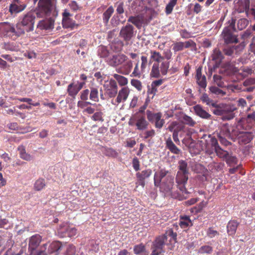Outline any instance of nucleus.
Instances as JSON below:
<instances>
[{"label":"nucleus","instance_id":"79ce46f5","mask_svg":"<svg viewBox=\"0 0 255 255\" xmlns=\"http://www.w3.org/2000/svg\"><path fill=\"white\" fill-rule=\"evenodd\" d=\"M45 186V180L43 178L37 179L34 184V189L36 191H40Z\"/></svg>","mask_w":255,"mask_h":255},{"label":"nucleus","instance_id":"e2e57ef3","mask_svg":"<svg viewBox=\"0 0 255 255\" xmlns=\"http://www.w3.org/2000/svg\"><path fill=\"white\" fill-rule=\"evenodd\" d=\"M169 68V63L167 62H162L160 67V71L163 75L167 74L168 69Z\"/></svg>","mask_w":255,"mask_h":255},{"label":"nucleus","instance_id":"9d476101","mask_svg":"<svg viewBox=\"0 0 255 255\" xmlns=\"http://www.w3.org/2000/svg\"><path fill=\"white\" fill-rule=\"evenodd\" d=\"M230 127H232V125H230L228 124H224L221 127L220 131L218 134V138H219V140L220 143L222 145L226 146L230 145L231 142L226 139V138H225L226 137H227L232 139L233 140L235 141L234 137L233 136H232V135H227V134H226L227 131H224V129H225L224 128H229ZM230 132L231 133H232V132L231 131Z\"/></svg>","mask_w":255,"mask_h":255},{"label":"nucleus","instance_id":"603ef678","mask_svg":"<svg viewBox=\"0 0 255 255\" xmlns=\"http://www.w3.org/2000/svg\"><path fill=\"white\" fill-rule=\"evenodd\" d=\"M177 2V0H170L169 2L166 6V12L167 14H170L172 10L173 7L175 5Z\"/></svg>","mask_w":255,"mask_h":255},{"label":"nucleus","instance_id":"ddd939ff","mask_svg":"<svg viewBox=\"0 0 255 255\" xmlns=\"http://www.w3.org/2000/svg\"><path fill=\"white\" fill-rule=\"evenodd\" d=\"M222 119L223 120H231L233 119L235 115L233 112L236 110V108L233 106L228 105H221Z\"/></svg>","mask_w":255,"mask_h":255},{"label":"nucleus","instance_id":"7ed1b4c3","mask_svg":"<svg viewBox=\"0 0 255 255\" xmlns=\"http://www.w3.org/2000/svg\"><path fill=\"white\" fill-rule=\"evenodd\" d=\"M208 139H206L205 150L209 154L213 153L214 150L217 156L221 158L225 159L229 154V152L223 150L219 145L217 139L214 137L209 135Z\"/></svg>","mask_w":255,"mask_h":255},{"label":"nucleus","instance_id":"f8f14e48","mask_svg":"<svg viewBox=\"0 0 255 255\" xmlns=\"http://www.w3.org/2000/svg\"><path fill=\"white\" fill-rule=\"evenodd\" d=\"M133 26L129 24H127L123 26L120 32V36L128 43L134 35Z\"/></svg>","mask_w":255,"mask_h":255},{"label":"nucleus","instance_id":"3c124183","mask_svg":"<svg viewBox=\"0 0 255 255\" xmlns=\"http://www.w3.org/2000/svg\"><path fill=\"white\" fill-rule=\"evenodd\" d=\"M248 21L246 18H241L238 21L237 26L239 30L245 29L248 24Z\"/></svg>","mask_w":255,"mask_h":255},{"label":"nucleus","instance_id":"6e6d98bb","mask_svg":"<svg viewBox=\"0 0 255 255\" xmlns=\"http://www.w3.org/2000/svg\"><path fill=\"white\" fill-rule=\"evenodd\" d=\"M103 113L102 112H96L92 116V119L95 121H100L103 122Z\"/></svg>","mask_w":255,"mask_h":255},{"label":"nucleus","instance_id":"4c0bfd02","mask_svg":"<svg viewBox=\"0 0 255 255\" xmlns=\"http://www.w3.org/2000/svg\"><path fill=\"white\" fill-rule=\"evenodd\" d=\"M182 122L184 124L190 127H194L196 124V122L194 121L191 117L186 115L183 116L182 117Z\"/></svg>","mask_w":255,"mask_h":255},{"label":"nucleus","instance_id":"c756f323","mask_svg":"<svg viewBox=\"0 0 255 255\" xmlns=\"http://www.w3.org/2000/svg\"><path fill=\"white\" fill-rule=\"evenodd\" d=\"M132 68V63L130 61L127 62L125 64L123 65L118 70V72L125 74H128Z\"/></svg>","mask_w":255,"mask_h":255},{"label":"nucleus","instance_id":"338daca9","mask_svg":"<svg viewBox=\"0 0 255 255\" xmlns=\"http://www.w3.org/2000/svg\"><path fill=\"white\" fill-rule=\"evenodd\" d=\"M236 47L234 46L228 47L224 49V51L226 55L232 56L235 52Z\"/></svg>","mask_w":255,"mask_h":255},{"label":"nucleus","instance_id":"e433bc0d","mask_svg":"<svg viewBox=\"0 0 255 255\" xmlns=\"http://www.w3.org/2000/svg\"><path fill=\"white\" fill-rule=\"evenodd\" d=\"M201 100L208 106H211L212 107L217 106V104L211 99L206 94H204L202 95Z\"/></svg>","mask_w":255,"mask_h":255},{"label":"nucleus","instance_id":"bf43d9fd","mask_svg":"<svg viewBox=\"0 0 255 255\" xmlns=\"http://www.w3.org/2000/svg\"><path fill=\"white\" fill-rule=\"evenodd\" d=\"M134 253L136 255H140L143 253V245L141 243L135 245L133 248Z\"/></svg>","mask_w":255,"mask_h":255},{"label":"nucleus","instance_id":"2f4dec72","mask_svg":"<svg viewBox=\"0 0 255 255\" xmlns=\"http://www.w3.org/2000/svg\"><path fill=\"white\" fill-rule=\"evenodd\" d=\"M182 228H186L192 225V221L188 216H181L179 223Z\"/></svg>","mask_w":255,"mask_h":255},{"label":"nucleus","instance_id":"4be33fe9","mask_svg":"<svg viewBox=\"0 0 255 255\" xmlns=\"http://www.w3.org/2000/svg\"><path fill=\"white\" fill-rule=\"evenodd\" d=\"M128 21L129 22H131L137 28L140 29L143 24V14H140L135 16H131Z\"/></svg>","mask_w":255,"mask_h":255},{"label":"nucleus","instance_id":"a878e982","mask_svg":"<svg viewBox=\"0 0 255 255\" xmlns=\"http://www.w3.org/2000/svg\"><path fill=\"white\" fill-rule=\"evenodd\" d=\"M168 172L164 169H161L159 172L155 173L154 176V184L156 186H158L160 183L165 179Z\"/></svg>","mask_w":255,"mask_h":255},{"label":"nucleus","instance_id":"b1692460","mask_svg":"<svg viewBox=\"0 0 255 255\" xmlns=\"http://www.w3.org/2000/svg\"><path fill=\"white\" fill-rule=\"evenodd\" d=\"M162 83V80H157L152 82L150 86H148V90L147 92L148 97L146 99V102L148 101L149 95H152L151 98H152L157 91V87L161 85Z\"/></svg>","mask_w":255,"mask_h":255},{"label":"nucleus","instance_id":"0eeeda50","mask_svg":"<svg viewBox=\"0 0 255 255\" xmlns=\"http://www.w3.org/2000/svg\"><path fill=\"white\" fill-rule=\"evenodd\" d=\"M53 4L51 0H39L38 8L35 10L37 17L47 15L51 11Z\"/></svg>","mask_w":255,"mask_h":255},{"label":"nucleus","instance_id":"aec40b11","mask_svg":"<svg viewBox=\"0 0 255 255\" xmlns=\"http://www.w3.org/2000/svg\"><path fill=\"white\" fill-rule=\"evenodd\" d=\"M249 0H239L236 5V9L239 13L248 12L250 8Z\"/></svg>","mask_w":255,"mask_h":255},{"label":"nucleus","instance_id":"2eb2a0df","mask_svg":"<svg viewBox=\"0 0 255 255\" xmlns=\"http://www.w3.org/2000/svg\"><path fill=\"white\" fill-rule=\"evenodd\" d=\"M41 242V237L39 235H35L32 236L29 241L28 250L30 252V255L34 254L36 255V249L39 246Z\"/></svg>","mask_w":255,"mask_h":255},{"label":"nucleus","instance_id":"7c9ffc66","mask_svg":"<svg viewBox=\"0 0 255 255\" xmlns=\"http://www.w3.org/2000/svg\"><path fill=\"white\" fill-rule=\"evenodd\" d=\"M69 226L67 224H63L59 226L57 230L58 236L60 238H65L68 236Z\"/></svg>","mask_w":255,"mask_h":255},{"label":"nucleus","instance_id":"a211bd4d","mask_svg":"<svg viewBox=\"0 0 255 255\" xmlns=\"http://www.w3.org/2000/svg\"><path fill=\"white\" fill-rule=\"evenodd\" d=\"M127 59V57L124 54L113 55L112 57L109 60L108 62L110 65L116 67L122 64L125 62Z\"/></svg>","mask_w":255,"mask_h":255},{"label":"nucleus","instance_id":"69168bd1","mask_svg":"<svg viewBox=\"0 0 255 255\" xmlns=\"http://www.w3.org/2000/svg\"><path fill=\"white\" fill-rule=\"evenodd\" d=\"M131 84L138 90L140 91L142 89V86L141 83L139 81L135 79H132L131 81Z\"/></svg>","mask_w":255,"mask_h":255},{"label":"nucleus","instance_id":"c03bdc74","mask_svg":"<svg viewBox=\"0 0 255 255\" xmlns=\"http://www.w3.org/2000/svg\"><path fill=\"white\" fill-rule=\"evenodd\" d=\"M120 21L124 22L126 21V18L123 16H121V19L118 16H113L111 20V23L113 26H117L120 23Z\"/></svg>","mask_w":255,"mask_h":255},{"label":"nucleus","instance_id":"6e6552de","mask_svg":"<svg viewBox=\"0 0 255 255\" xmlns=\"http://www.w3.org/2000/svg\"><path fill=\"white\" fill-rule=\"evenodd\" d=\"M188 179V173H184L181 171H178L176 177L177 186L182 193L183 194H188L185 187V184L186 183Z\"/></svg>","mask_w":255,"mask_h":255},{"label":"nucleus","instance_id":"c9c22d12","mask_svg":"<svg viewBox=\"0 0 255 255\" xmlns=\"http://www.w3.org/2000/svg\"><path fill=\"white\" fill-rule=\"evenodd\" d=\"M114 12V8L110 6L103 13V21L105 24H108L109 19Z\"/></svg>","mask_w":255,"mask_h":255},{"label":"nucleus","instance_id":"f3484780","mask_svg":"<svg viewBox=\"0 0 255 255\" xmlns=\"http://www.w3.org/2000/svg\"><path fill=\"white\" fill-rule=\"evenodd\" d=\"M26 7V4L23 3L12 2L9 6L8 11L12 16L23 11Z\"/></svg>","mask_w":255,"mask_h":255},{"label":"nucleus","instance_id":"8fccbe9b","mask_svg":"<svg viewBox=\"0 0 255 255\" xmlns=\"http://www.w3.org/2000/svg\"><path fill=\"white\" fill-rule=\"evenodd\" d=\"M147 4L149 5L148 7H146L145 13H147V10L150 11L151 12L152 10V9L157 5V0H146Z\"/></svg>","mask_w":255,"mask_h":255},{"label":"nucleus","instance_id":"72a5a7b5","mask_svg":"<svg viewBox=\"0 0 255 255\" xmlns=\"http://www.w3.org/2000/svg\"><path fill=\"white\" fill-rule=\"evenodd\" d=\"M62 24L65 28H73L75 26H78V24H76L74 21L69 17H66V18H63Z\"/></svg>","mask_w":255,"mask_h":255},{"label":"nucleus","instance_id":"412c9836","mask_svg":"<svg viewBox=\"0 0 255 255\" xmlns=\"http://www.w3.org/2000/svg\"><path fill=\"white\" fill-rule=\"evenodd\" d=\"M133 120L136 121V125L138 129L143 128V106H141L138 112L133 117Z\"/></svg>","mask_w":255,"mask_h":255},{"label":"nucleus","instance_id":"0e129e2a","mask_svg":"<svg viewBox=\"0 0 255 255\" xmlns=\"http://www.w3.org/2000/svg\"><path fill=\"white\" fill-rule=\"evenodd\" d=\"M124 4L123 2H119L117 4L116 11L118 14L121 16L122 14L124 13Z\"/></svg>","mask_w":255,"mask_h":255},{"label":"nucleus","instance_id":"1a4fd4ad","mask_svg":"<svg viewBox=\"0 0 255 255\" xmlns=\"http://www.w3.org/2000/svg\"><path fill=\"white\" fill-rule=\"evenodd\" d=\"M35 16L31 12H28L25 14L21 21V24L23 26L24 31L29 32L33 30V25Z\"/></svg>","mask_w":255,"mask_h":255},{"label":"nucleus","instance_id":"9b49d317","mask_svg":"<svg viewBox=\"0 0 255 255\" xmlns=\"http://www.w3.org/2000/svg\"><path fill=\"white\" fill-rule=\"evenodd\" d=\"M147 119L152 123H155L156 128H161L163 126L165 122L161 119L162 114L160 113H152L147 111L146 112Z\"/></svg>","mask_w":255,"mask_h":255},{"label":"nucleus","instance_id":"864d4df0","mask_svg":"<svg viewBox=\"0 0 255 255\" xmlns=\"http://www.w3.org/2000/svg\"><path fill=\"white\" fill-rule=\"evenodd\" d=\"M105 154L108 156L116 157L118 156V152L112 148H107L105 149Z\"/></svg>","mask_w":255,"mask_h":255},{"label":"nucleus","instance_id":"4468645a","mask_svg":"<svg viewBox=\"0 0 255 255\" xmlns=\"http://www.w3.org/2000/svg\"><path fill=\"white\" fill-rule=\"evenodd\" d=\"M105 94L110 98L115 97L118 93V85L115 80L111 79L109 83L104 85Z\"/></svg>","mask_w":255,"mask_h":255},{"label":"nucleus","instance_id":"423d86ee","mask_svg":"<svg viewBox=\"0 0 255 255\" xmlns=\"http://www.w3.org/2000/svg\"><path fill=\"white\" fill-rule=\"evenodd\" d=\"M0 24L3 26V30L9 36L17 37L24 34V30L20 27V23L16 24V29L8 22H1Z\"/></svg>","mask_w":255,"mask_h":255},{"label":"nucleus","instance_id":"f257e3e1","mask_svg":"<svg viewBox=\"0 0 255 255\" xmlns=\"http://www.w3.org/2000/svg\"><path fill=\"white\" fill-rule=\"evenodd\" d=\"M224 131H226L227 135L234 136L235 141L237 140L240 144H246L253 139L254 134L252 131H247L241 122H239L237 125H232L229 128H224Z\"/></svg>","mask_w":255,"mask_h":255},{"label":"nucleus","instance_id":"6ab92c4d","mask_svg":"<svg viewBox=\"0 0 255 255\" xmlns=\"http://www.w3.org/2000/svg\"><path fill=\"white\" fill-rule=\"evenodd\" d=\"M193 110L195 114L201 118L206 120L211 119V115L206 111L201 105H196L194 106Z\"/></svg>","mask_w":255,"mask_h":255},{"label":"nucleus","instance_id":"13d9d810","mask_svg":"<svg viewBox=\"0 0 255 255\" xmlns=\"http://www.w3.org/2000/svg\"><path fill=\"white\" fill-rule=\"evenodd\" d=\"M184 48V45H183V42H178L173 44V50L174 52H177L181 51Z\"/></svg>","mask_w":255,"mask_h":255},{"label":"nucleus","instance_id":"39448f33","mask_svg":"<svg viewBox=\"0 0 255 255\" xmlns=\"http://www.w3.org/2000/svg\"><path fill=\"white\" fill-rule=\"evenodd\" d=\"M236 19L232 18L229 20V25L225 27L222 32L221 37L226 44L238 43L237 36L233 32L235 31Z\"/></svg>","mask_w":255,"mask_h":255},{"label":"nucleus","instance_id":"58836bf2","mask_svg":"<svg viewBox=\"0 0 255 255\" xmlns=\"http://www.w3.org/2000/svg\"><path fill=\"white\" fill-rule=\"evenodd\" d=\"M141 67L139 68L138 66V63H137L134 67L133 72L132 73V75L135 77H139L141 72L142 71V69L143 68V56L141 57Z\"/></svg>","mask_w":255,"mask_h":255},{"label":"nucleus","instance_id":"cd10ccee","mask_svg":"<svg viewBox=\"0 0 255 255\" xmlns=\"http://www.w3.org/2000/svg\"><path fill=\"white\" fill-rule=\"evenodd\" d=\"M183 128L184 126L176 121L171 122L167 128L170 131L173 132V133H178Z\"/></svg>","mask_w":255,"mask_h":255},{"label":"nucleus","instance_id":"bb28decb","mask_svg":"<svg viewBox=\"0 0 255 255\" xmlns=\"http://www.w3.org/2000/svg\"><path fill=\"white\" fill-rule=\"evenodd\" d=\"M196 77L197 83L199 86L201 88H205L207 85L206 77L204 75H202L201 68L197 69Z\"/></svg>","mask_w":255,"mask_h":255},{"label":"nucleus","instance_id":"680f3d73","mask_svg":"<svg viewBox=\"0 0 255 255\" xmlns=\"http://www.w3.org/2000/svg\"><path fill=\"white\" fill-rule=\"evenodd\" d=\"M75 253V247L73 245L70 244L68 246L64 255H73Z\"/></svg>","mask_w":255,"mask_h":255},{"label":"nucleus","instance_id":"a19ab883","mask_svg":"<svg viewBox=\"0 0 255 255\" xmlns=\"http://www.w3.org/2000/svg\"><path fill=\"white\" fill-rule=\"evenodd\" d=\"M90 99L91 100L94 101L95 102L99 101L98 90L97 88L94 87L91 88Z\"/></svg>","mask_w":255,"mask_h":255},{"label":"nucleus","instance_id":"f704fd0d","mask_svg":"<svg viewBox=\"0 0 255 255\" xmlns=\"http://www.w3.org/2000/svg\"><path fill=\"white\" fill-rule=\"evenodd\" d=\"M212 60L215 61L216 63H219L223 59V55L219 49H215L212 55Z\"/></svg>","mask_w":255,"mask_h":255},{"label":"nucleus","instance_id":"20e7f679","mask_svg":"<svg viewBox=\"0 0 255 255\" xmlns=\"http://www.w3.org/2000/svg\"><path fill=\"white\" fill-rule=\"evenodd\" d=\"M63 247L59 241L47 242L41 246L40 250L36 252V255H58Z\"/></svg>","mask_w":255,"mask_h":255},{"label":"nucleus","instance_id":"4d7b16f0","mask_svg":"<svg viewBox=\"0 0 255 255\" xmlns=\"http://www.w3.org/2000/svg\"><path fill=\"white\" fill-rule=\"evenodd\" d=\"M151 58L153 60L159 62L163 59V57L161 56L159 52H151Z\"/></svg>","mask_w":255,"mask_h":255},{"label":"nucleus","instance_id":"f03ea898","mask_svg":"<svg viewBox=\"0 0 255 255\" xmlns=\"http://www.w3.org/2000/svg\"><path fill=\"white\" fill-rule=\"evenodd\" d=\"M177 234L173 232L172 229H170L166 231L164 234L157 237L152 243L151 247V255H159L164 252L163 248L168 242H175Z\"/></svg>","mask_w":255,"mask_h":255},{"label":"nucleus","instance_id":"393cba45","mask_svg":"<svg viewBox=\"0 0 255 255\" xmlns=\"http://www.w3.org/2000/svg\"><path fill=\"white\" fill-rule=\"evenodd\" d=\"M129 94V90L127 87L123 88L119 92L116 99L117 103H113L115 105H118L121 103L122 101H125L127 100Z\"/></svg>","mask_w":255,"mask_h":255},{"label":"nucleus","instance_id":"37998d69","mask_svg":"<svg viewBox=\"0 0 255 255\" xmlns=\"http://www.w3.org/2000/svg\"><path fill=\"white\" fill-rule=\"evenodd\" d=\"M213 252V248L209 245H205L201 247L198 250L200 254H211Z\"/></svg>","mask_w":255,"mask_h":255},{"label":"nucleus","instance_id":"774afa93","mask_svg":"<svg viewBox=\"0 0 255 255\" xmlns=\"http://www.w3.org/2000/svg\"><path fill=\"white\" fill-rule=\"evenodd\" d=\"M109 51L105 47H101L100 49L99 55L101 57H107L109 55Z\"/></svg>","mask_w":255,"mask_h":255},{"label":"nucleus","instance_id":"473e14b6","mask_svg":"<svg viewBox=\"0 0 255 255\" xmlns=\"http://www.w3.org/2000/svg\"><path fill=\"white\" fill-rule=\"evenodd\" d=\"M166 143L167 147L171 152L174 154H179L180 152V150L174 144L170 138L167 139Z\"/></svg>","mask_w":255,"mask_h":255},{"label":"nucleus","instance_id":"5fc2aeb1","mask_svg":"<svg viewBox=\"0 0 255 255\" xmlns=\"http://www.w3.org/2000/svg\"><path fill=\"white\" fill-rule=\"evenodd\" d=\"M226 161L227 163L229 166H232L235 164H236L237 162V158L234 156L228 154V156L225 158Z\"/></svg>","mask_w":255,"mask_h":255},{"label":"nucleus","instance_id":"dca6fc26","mask_svg":"<svg viewBox=\"0 0 255 255\" xmlns=\"http://www.w3.org/2000/svg\"><path fill=\"white\" fill-rule=\"evenodd\" d=\"M174 185V177L171 175H168L163 179V181L160 183V188L161 190L165 192L170 191L173 188Z\"/></svg>","mask_w":255,"mask_h":255},{"label":"nucleus","instance_id":"a18cd8bd","mask_svg":"<svg viewBox=\"0 0 255 255\" xmlns=\"http://www.w3.org/2000/svg\"><path fill=\"white\" fill-rule=\"evenodd\" d=\"M114 77L118 81L119 84L121 86L126 85L128 83L127 79L123 76L115 74L114 75Z\"/></svg>","mask_w":255,"mask_h":255},{"label":"nucleus","instance_id":"de8ad7c7","mask_svg":"<svg viewBox=\"0 0 255 255\" xmlns=\"http://www.w3.org/2000/svg\"><path fill=\"white\" fill-rule=\"evenodd\" d=\"M224 163H213L210 164L209 166V169L212 170H216V171H221L223 169L224 167Z\"/></svg>","mask_w":255,"mask_h":255},{"label":"nucleus","instance_id":"49530a36","mask_svg":"<svg viewBox=\"0 0 255 255\" xmlns=\"http://www.w3.org/2000/svg\"><path fill=\"white\" fill-rule=\"evenodd\" d=\"M210 91L211 93L219 96H224L226 95V92L215 86H212L210 88Z\"/></svg>","mask_w":255,"mask_h":255},{"label":"nucleus","instance_id":"c85d7f7f","mask_svg":"<svg viewBox=\"0 0 255 255\" xmlns=\"http://www.w3.org/2000/svg\"><path fill=\"white\" fill-rule=\"evenodd\" d=\"M239 223L235 220L230 221L227 226V232L229 235H234L236 232V230Z\"/></svg>","mask_w":255,"mask_h":255},{"label":"nucleus","instance_id":"09e8293b","mask_svg":"<svg viewBox=\"0 0 255 255\" xmlns=\"http://www.w3.org/2000/svg\"><path fill=\"white\" fill-rule=\"evenodd\" d=\"M179 171L184 173H188L187 163L184 160H180L178 162Z\"/></svg>","mask_w":255,"mask_h":255},{"label":"nucleus","instance_id":"ea45409f","mask_svg":"<svg viewBox=\"0 0 255 255\" xmlns=\"http://www.w3.org/2000/svg\"><path fill=\"white\" fill-rule=\"evenodd\" d=\"M67 91L69 95L73 98L75 97L79 92L77 86L74 85L73 83H71L69 85Z\"/></svg>","mask_w":255,"mask_h":255},{"label":"nucleus","instance_id":"5701e85b","mask_svg":"<svg viewBox=\"0 0 255 255\" xmlns=\"http://www.w3.org/2000/svg\"><path fill=\"white\" fill-rule=\"evenodd\" d=\"M54 19L49 18L39 21L37 27L41 29H51L54 27Z\"/></svg>","mask_w":255,"mask_h":255},{"label":"nucleus","instance_id":"052dcab7","mask_svg":"<svg viewBox=\"0 0 255 255\" xmlns=\"http://www.w3.org/2000/svg\"><path fill=\"white\" fill-rule=\"evenodd\" d=\"M151 75L154 77H158L159 75L158 65L157 64H154L151 72Z\"/></svg>","mask_w":255,"mask_h":255}]
</instances>
